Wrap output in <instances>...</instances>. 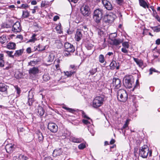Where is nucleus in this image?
I'll return each mask as SVG.
<instances>
[{"instance_id":"f257e3e1","label":"nucleus","mask_w":160,"mask_h":160,"mask_svg":"<svg viewBox=\"0 0 160 160\" xmlns=\"http://www.w3.org/2000/svg\"><path fill=\"white\" fill-rule=\"evenodd\" d=\"M104 11L101 9L98 8L95 10L93 13V18L97 24L100 22L104 14Z\"/></svg>"},{"instance_id":"f03ea898","label":"nucleus","mask_w":160,"mask_h":160,"mask_svg":"<svg viewBox=\"0 0 160 160\" xmlns=\"http://www.w3.org/2000/svg\"><path fill=\"white\" fill-rule=\"evenodd\" d=\"M104 100V97L103 96H97L93 100L92 106L93 108H97L103 104Z\"/></svg>"},{"instance_id":"7ed1b4c3","label":"nucleus","mask_w":160,"mask_h":160,"mask_svg":"<svg viewBox=\"0 0 160 160\" xmlns=\"http://www.w3.org/2000/svg\"><path fill=\"white\" fill-rule=\"evenodd\" d=\"M152 154V150H149V148L147 145H144L139 150V155L143 158H146L148 154L150 157Z\"/></svg>"},{"instance_id":"20e7f679","label":"nucleus","mask_w":160,"mask_h":160,"mask_svg":"<svg viewBox=\"0 0 160 160\" xmlns=\"http://www.w3.org/2000/svg\"><path fill=\"white\" fill-rule=\"evenodd\" d=\"M117 98L120 101L125 102L127 99L128 94L124 89H119L117 92Z\"/></svg>"},{"instance_id":"39448f33","label":"nucleus","mask_w":160,"mask_h":160,"mask_svg":"<svg viewBox=\"0 0 160 160\" xmlns=\"http://www.w3.org/2000/svg\"><path fill=\"white\" fill-rule=\"evenodd\" d=\"M132 77L131 75L125 76L123 80V83L124 86L129 88L132 87L134 85V82L132 79Z\"/></svg>"},{"instance_id":"423d86ee","label":"nucleus","mask_w":160,"mask_h":160,"mask_svg":"<svg viewBox=\"0 0 160 160\" xmlns=\"http://www.w3.org/2000/svg\"><path fill=\"white\" fill-rule=\"evenodd\" d=\"M121 81L119 78H113L112 83L111 84V86L114 89H117L121 87Z\"/></svg>"},{"instance_id":"0eeeda50","label":"nucleus","mask_w":160,"mask_h":160,"mask_svg":"<svg viewBox=\"0 0 160 160\" xmlns=\"http://www.w3.org/2000/svg\"><path fill=\"white\" fill-rule=\"evenodd\" d=\"M80 11L81 14L84 16H88L90 13V8L87 5H83L80 8Z\"/></svg>"},{"instance_id":"6e6552de","label":"nucleus","mask_w":160,"mask_h":160,"mask_svg":"<svg viewBox=\"0 0 160 160\" xmlns=\"http://www.w3.org/2000/svg\"><path fill=\"white\" fill-rule=\"evenodd\" d=\"M115 16L112 14H110L107 15L104 17L103 21L106 23H112L114 20Z\"/></svg>"},{"instance_id":"1a4fd4ad","label":"nucleus","mask_w":160,"mask_h":160,"mask_svg":"<svg viewBox=\"0 0 160 160\" xmlns=\"http://www.w3.org/2000/svg\"><path fill=\"white\" fill-rule=\"evenodd\" d=\"M48 129L53 133L56 132L58 130V127L55 123L50 122L48 123Z\"/></svg>"},{"instance_id":"9d476101","label":"nucleus","mask_w":160,"mask_h":160,"mask_svg":"<svg viewBox=\"0 0 160 160\" xmlns=\"http://www.w3.org/2000/svg\"><path fill=\"white\" fill-rule=\"evenodd\" d=\"M21 29L22 27L19 22H16L13 25L12 28V31L15 33L20 32Z\"/></svg>"},{"instance_id":"9b49d317","label":"nucleus","mask_w":160,"mask_h":160,"mask_svg":"<svg viewBox=\"0 0 160 160\" xmlns=\"http://www.w3.org/2000/svg\"><path fill=\"white\" fill-rule=\"evenodd\" d=\"M65 50L71 53L73 52L75 50L73 46L68 42H66L64 44Z\"/></svg>"},{"instance_id":"f8f14e48","label":"nucleus","mask_w":160,"mask_h":160,"mask_svg":"<svg viewBox=\"0 0 160 160\" xmlns=\"http://www.w3.org/2000/svg\"><path fill=\"white\" fill-rule=\"evenodd\" d=\"M82 116L83 118H86L87 119H83L82 120V122L83 123H84V124L88 125L89 124H91V122H92V120L90 119V118L88 117L85 113L83 111H82Z\"/></svg>"},{"instance_id":"ddd939ff","label":"nucleus","mask_w":160,"mask_h":160,"mask_svg":"<svg viewBox=\"0 0 160 160\" xmlns=\"http://www.w3.org/2000/svg\"><path fill=\"white\" fill-rule=\"evenodd\" d=\"M102 3L105 8L108 10H111L112 7L111 3L107 0H101Z\"/></svg>"},{"instance_id":"4468645a","label":"nucleus","mask_w":160,"mask_h":160,"mask_svg":"<svg viewBox=\"0 0 160 160\" xmlns=\"http://www.w3.org/2000/svg\"><path fill=\"white\" fill-rule=\"evenodd\" d=\"M82 30L78 29L75 34V39L77 41H79L82 38Z\"/></svg>"},{"instance_id":"2eb2a0df","label":"nucleus","mask_w":160,"mask_h":160,"mask_svg":"<svg viewBox=\"0 0 160 160\" xmlns=\"http://www.w3.org/2000/svg\"><path fill=\"white\" fill-rule=\"evenodd\" d=\"M15 146L14 144L11 143H9L6 145L5 146V149L7 152L11 153L12 152L15 148Z\"/></svg>"},{"instance_id":"dca6fc26","label":"nucleus","mask_w":160,"mask_h":160,"mask_svg":"<svg viewBox=\"0 0 160 160\" xmlns=\"http://www.w3.org/2000/svg\"><path fill=\"white\" fill-rule=\"evenodd\" d=\"M111 44L113 45L117 46L122 42L123 40L120 38H117L111 41Z\"/></svg>"},{"instance_id":"f3484780","label":"nucleus","mask_w":160,"mask_h":160,"mask_svg":"<svg viewBox=\"0 0 160 160\" xmlns=\"http://www.w3.org/2000/svg\"><path fill=\"white\" fill-rule=\"evenodd\" d=\"M39 72V69L38 68L34 67L29 69V74L31 75H35Z\"/></svg>"},{"instance_id":"a211bd4d","label":"nucleus","mask_w":160,"mask_h":160,"mask_svg":"<svg viewBox=\"0 0 160 160\" xmlns=\"http://www.w3.org/2000/svg\"><path fill=\"white\" fill-rule=\"evenodd\" d=\"M46 46H43L40 44H38L37 46H36L34 47L35 51H44L45 49Z\"/></svg>"},{"instance_id":"6ab92c4d","label":"nucleus","mask_w":160,"mask_h":160,"mask_svg":"<svg viewBox=\"0 0 160 160\" xmlns=\"http://www.w3.org/2000/svg\"><path fill=\"white\" fill-rule=\"evenodd\" d=\"M70 140L71 141L75 143H80L82 142L83 139L81 138H77L75 137H71L70 138Z\"/></svg>"},{"instance_id":"aec40b11","label":"nucleus","mask_w":160,"mask_h":160,"mask_svg":"<svg viewBox=\"0 0 160 160\" xmlns=\"http://www.w3.org/2000/svg\"><path fill=\"white\" fill-rule=\"evenodd\" d=\"M62 151L61 149L55 150L53 152V156L54 157H56L62 154Z\"/></svg>"},{"instance_id":"412c9836","label":"nucleus","mask_w":160,"mask_h":160,"mask_svg":"<svg viewBox=\"0 0 160 160\" xmlns=\"http://www.w3.org/2000/svg\"><path fill=\"white\" fill-rule=\"evenodd\" d=\"M134 61L136 62L137 64L138 65L139 67H141L143 65V62L141 59H138V58L132 57Z\"/></svg>"},{"instance_id":"4be33fe9","label":"nucleus","mask_w":160,"mask_h":160,"mask_svg":"<svg viewBox=\"0 0 160 160\" xmlns=\"http://www.w3.org/2000/svg\"><path fill=\"white\" fill-rule=\"evenodd\" d=\"M7 86L5 84L0 83V91L5 92L7 93Z\"/></svg>"},{"instance_id":"5701e85b","label":"nucleus","mask_w":160,"mask_h":160,"mask_svg":"<svg viewBox=\"0 0 160 160\" xmlns=\"http://www.w3.org/2000/svg\"><path fill=\"white\" fill-rule=\"evenodd\" d=\"M16 46V45L15 43L10 42L7 44V48L10 49H15Z\"/></svg>"},{"instance_id":"b1692460","label":"nucleus","mask_w":160,"mask_h":160,"mask_svg":"<svg viewBox=\"0 0 160 160\" xmlns=\"http://www.w3.org/2000/svg\"><path fill=\"white\" fill-rule=\"evenodd\" d=\"M38 114L40 116H42L44 114L45 111L41 106H39L37 109Z\"/></svg>"},{"instance_id":"393cba45","label":"nucleus","mask_w":160,"mask_h":160,"mask_svg":"<svg viewBox=\"0 0 160 160\" xmlns=\"http://www.w3.org/2000/svg\"><path fill=\"white\" fill-rule=\"evenodd\" d=\"M37 134L38 136V141L39 142L41 143L42 142L44 138V137L42 135V133L41 132L38 131L37 133Z\"/></svg>"},{"instance_id":"a878e982","label":"nucleus","mask_w":160,"mask_h":160,"mask_svg":"<svg viewBox=\"0 0 160 160\" xmlns=\"http://www.w3.org/2000/svg\"><path fill=\"white\" fill-rule=\"evenodd\" d=\"M139 3L140 6L145 8L146 7L149 8L148 5H147L146 2L144 0H139Z\"/></svg>"},{"instance_id":"bb28decb","label":"nucleus","mask_w":160,"mask_h":160,"mask_svg":"<svg viewBox=\"0 0 160 160\" xmlns=\"http://www.w3.org/2000/svg\"><path fill=\"white\" fill-rule=\"evenodd\" d=\"M55 29L57 32L59 34H61L62 32V30L61 28V25L60 23H59L58 25L57 26Z\"/></svg>"},{"instance_id":"cd10ccee","label":"nucleus","mask_w":160,"mask_h":160,"mask_svg":"<svg viewBox=\"0 0 160 160\" xmlns=\"http://www.w3.org/2000/svg\"><path fill=\"white\" fill-rule=\"evenodd\" d=\"M76 72V71L71 70L69 71L64 72L65 75L67 77H70L72 75L74 74Z\"/></svg>"},{"instance_id":"c85d7f7f","label":"nucleus","mask_w":160,"mask_h":160,"mask_svg":"<svg viewBox=\"0 0 160 160\" xmlns=\"http://www.w3.org/2000/svg\"><path fill=\"white\" fill-rule=\"evenodd\" d=\"M7 41V37L5 35H3L0 36V42L2 44H3L6 42Z\"/></svg>"},{"instance_id":"c756f323","label":"nucleus","mask_w":160,"mask_h":160,"mask_svg":"<svg viewBox=\"0 0 160 160\" xmlns=\"http://www.w3.org/2000/svg\"><path fill=\"white\" fill-rule=\"evenodd\" d=\"M37 35L35 34H33L31 37V38L28 41L29 42H34L36 41L37 40V39L36 37Z\"/></svg>"},{"instance_id":"7c9ffc66","label":"nucleus","mask_w":160,"mask_h":160,"mask_svg":"<svg viewBox=\"0 0 160 160\" xmlns=\"http://www.w3.org/2000/svg\"><path fill=\"white\" fill-rule=\"evenodd\" d=\"M117 36V33L116 32L111 33L109 35V39L112 41L113 40L116 39L115 38Z\"/></svg>"},{"instance_id":"2f4dec72","label":"nucleus","mask_w":160,"mask_h":160,"mask_svg":"<svg viewBox=\"0 0 160 160\" xmlns=\"http://www.w3.org/2000/svg\"><path fill=\"white\" fill-rule=\"evenodd\" d=\"M117 63L115 61H112L110 65V68L111 69H114L116 68V67L117 66Z\"/></svg>"},{"instance_id":"473e14b6","label":"nucleus","mask_w":160,"mask_h":160,"mask_svg":"<svg viewBox=\"0 0 160 160\" xmlns=\"http://www.w3.org/2000/svg\"><path fill=\"white\" fill-rule=\"evenodd\" d=\"M54 58V55L53 53H51L48 56V62H52Z\"/></svg>"},{"instance_id":"72a5a7b5","label":"nucleus","mask_w":160,"mask_h":160,"mask_svg":"<svg viewBox=\"0 0 160 160\" xmlns=\"http://www.w3.org/2000/svg\"><path fill=\"white\" fill-rule=\"evenodd\" d=\"M23 52V49H21L19 50H18L16 51L14 55L16 56H19L21 55Z\"/></svg>"},{"instance_id":"f704fd0d","label":"nucleus","mask_w":160,"mask_h":160,"mask_svg":"<svg viewBox=\"0 0 160 160\" xmlns=\"http://www.w3.org/2000/svg\"><path fill=\"white\" fill-rule=\"evenodd\" d=\"M42 78L44 81L47 82L50 79V77L48 74L45 73L43 75Z\"/></svg>"},{"instance_id":"c9c22d12","label":"nucleus","mask_w":160,"mask_h":160,"mask_svg":"<svg viewBox=\"0 0 160 160\" xmlns=\"http://www.w3.org/2000/svg\"><path fill=\"white\" fill-rule=\"evenodd\" d=\"M98 60L99 62L101 63H103L105 61V58L103 55L100 54L98 57Z\"/></svg>"},{"instance_id":"e433bc0d","label":"nucleus","mask_w":160,"mask_h":160,"mask_svg":"<svg viewBox=\"0 0 160 160\" xmlns=\"http://www.w3.org/2000/svg\"><path fill=\"white\" fill-rule=\"evenodd\" d=\"M152 28L154 32H160V25L152 27Z\"/></svg>"},{"instance_id":"4c0bfd02","label":"nucleus","mask_w":160,"mask_h":160,"mask_svg":"<svg viewBox=\"0 0 160 160\" xmlns=\"http://www.w3.org/2000/svg\"><path fill=\"white\" fill-rule=\"evenodd\" d=\"M29 13L27 11H23L22 12V17L23 18H28L29 16Z\"/></svg>"},{"instance_id":"58836bf2","label":"nucleus","mask_w":160,"mask_h":160,"mask_svg":"<svg viewBox=\"0 0 160 160\" xmlns=\"http://www.w3.org/2000/svg\"><path fill=\"white\" fill-rule=\"evenodd\" d=\"M34 102V99L33 98H29L28 99V100L27 103L28 106H31L32 105V103Z\"/></svg>"},{"instance_id":"ea45409f","label":"nucleus","mask_w":160,"mask_h":160,"mask_svg":"<svg viewBox=\"0 0 160 160\" xmlns=\"http://www.w3.org/2000/svg\"><path fill=\"white\" fill-rule=\"evenodd\" d=\"M18 158L20 160H28V158L27 156L22 154L20 155Z\"/></svg>"},{"instance_id":"a19ab883","label":"nucleus","mask_w":160,"mask_h":160,"mask_svg":"<svg viewBox=\"0 0 160 160\" xmlns=\"http://www.w3.org/2000/svg\"><path fill=\"white\" fill-rule=\"evenodd\" d=\"M130 120L129 119H127L125 122V123L124 124L122 127V129H125L128 126V124L129 123L130 121Z\"/></svg>"},{"instance_id":"79ce46f5","label":"nucleus","mask_w":160,"mask_h":160,"mask_svg":"<svg viewBox=\"0 0 160 160\" xmlns=\"http://www.w3.org/2000/svg\"><path fill=\"white\" fill-rule=\"evenodd\" d=\"M151 8L153 12L152 14L153 17H154L156 18H158V15H157V13L155 10L153 9V7H151Z\"/></svg>"},{"instance_id":"37998d69","label":"nucleus","mask_w":160,"mask_h":160,"mask_svg":"<svg viewBox=\"0 0 160 160\" xmlns=\"http://www.w3.org/2000/svg\"><path fill=\"white\" fill-rule=\"evenodd\" d=\"M70 53L71 52H68L66 50H64L63 53V55L66 57L70 56L71 55Z\"/></svg>"},{"instance_id":"c03bdc74","label":"nucleus","mask_w":160,"mask_h":160,"mask_svg":"<svg viewBox=\"0 0 160 160\" xmlns=\"http://www.w3.org/2000/svg\"><path fill=\"white\" fill-rule=\"evenodd\" d=\"M10 25L5 23H2L1 26L2 29L5 28H10Z\"/></svg>"},{"instance_id":"a18cd8bd","label":"nucleus","mask_w":160,"mask_h":160,"mask_svg":"<svg viewBox=\"0 0 160 160\" xmlns=\"http://www.w3.org/2000/svg\"><path fill=\"white\" fill-rule=\"evenodd\" d=\"M122 43V46L123 48L128 49L129 48V45L128 42H125Z\"/></svg>"},{"instance_id":"49530a36","label":"nucleus","mask_w":160,"mask_h":160,"mask_svg":"<svg viewBox=\"0 0 160 160\" xmlns=\"http://www.w3.org/2000/svg\"><path fill=\"white\" fill-rule=\"evenodd\" d=\"M97 71V68H93L89 71L90 74L92 75H93Z\"/></svg>"},{"instance_id":"de8ad7c7","label":"nucleus","mask_w":160,"mask_h":160,"mask_svg":"<svg viewBox=\"0 0 160 160\" xmlns=\"http://www.w3.org/2000/svg\"><path fill=\"white\" fill-rule=\"evenodd\" d=\"M86 147L85 144L84 143H82L78 146V148L80 149H82L85 148Z\"/></svg>"},{"instance_id":"09e8293b","label":"nucleus","mask_w":160,"mask_h":160,"mask_svg":"<svg viewBox=\"0 0 160 160\" xmlns=\"http://www.w3.org/2000/svg\"><path fill=\"white\" fill-rule=\"evenodd\" d=\"M88 130L90 132L92 136H94L95 134V131L91 128L88 126Z\"/></svg>"},{"instance_id":"8fccbe9b","label":"nucleus","mask_w":160,"mask_h":160,"mask_svg":"<svg viewBox=\"0 0 160 160\" xmlns=\"http://www.w3.org/2000/svg\"><path fill=\"white\" fill-rule=\"evenodd\" d=\"M148 31L149 30L147 29L146 28H144L143 29V31L142 33V34L143 35V36H144L145 35H147L148 34Z\"/></svg>"},{"instance_id":"3c124183","label":"nucleus","mask_w":160,"mask_h":160,"mask_svg":"<svg viewBox=\"0 0 160 160\" xmlns=\"http://www.w3.org/2000/svg\"><path fill=\"white\" fill-rule=\"evenodd\" d=\"M62 108L70 112H72L74 111L72 109L66 107L65 106H63Z\"/></svg>"},{"instance_id":"603ef678","label":"nucleus","mask_w":160,"mask_h":160,"mask_svg":"<svg viewBox=\"0 0 160 160\" xmlns=\"http://www.w3.org/2000/svg\"><path fill=\"white\" fill-rule=\"evenodd\" d=\"M28 7V5L26 4H22L21 6L19 7L20 8H26Z\"/></svg>"},{"instance_id":"864d4df0","label":"nucleus","mask_w":160,"mask_h":160,"mask_svg":"<svg viewBox=\"0 0 160 160\" xmlns=\"http://www.w3.org/2000/svg\"><path fill=\"white\" fill-rule=\"evenodd\" d=\"M116 2L119 5H122L123 2V0H116Z\"/></svg>"},{"instance_id":"5fc2aeb1","label":"nucleus","mask_w":160,"mask_h":160,"mask_svg":"<svg viewBox=\"0 0 160 160\" xmlns=\"http://www.w3.org/2000/svg\"><path fill=\"white\" fill-rule=\"evenodd\" d=\"M157 72V71L154 68H151L149 70V75H151L152 73V72Z\"/></svg>"},{"instance_id":"6e6d98bb","label":"nucleus","mask_w":160,"mask_h":160,"mask_svg":"<svg viewBox=\"0 0 160 160\" xmlns=\"http://www.w3.org/2000/svg\"><path fill=\"white\" fill-rule=\"evenodd\" d=\"M15 88L16 90L17 93L18 94H19L20 93V92H21L20 88L17 86H15Z\"/></svg>"},{"instance_id":"4d7b16f0","label":"nucleus","mask_w":160,"mask_h":160,"mask_svg":"<svg viewBox=\"0 0 160 160\" xmlns=\"http://www.w3.org/2000/svg\"><path fill=\"white\" fill-rule=\"evenodd\" d=\"M127 48H122L121 49V51L122 52L125 53H128V50L127 49Z\"/></svg>"},{"instance_id":"13d9d810","label":"nucleus","mask_w":160,"mask_h":160,"mask_svg":"<svg viewBox=\"0 0 160 160\" xmlns=\"http://www.w3.org/2000/svg\"><path fill=\"white\" fill-rule=\"evenodd\" d=\"M4 65V60H0V67H3Z\"/></svg>"},{"instance_id":"bf43d9fd","label":"nucleus","mask_w":160,"mask_h":160,"mask_svg":"<svg viewBox=\"0 0 160 160\" xmlns=\"http://www.w3.org/2000/svg\"><path fill=\"white\" fill-rule=\"evenodd\" d=\"M12 51H7V53L8 54V55L10 57H13V56L12 55V53H13Z\"/></svg>"},{"instance_id":"052dcab7","label":"nucleus","mask_w":160,"mask_h":160,"mask_svg":"<svg viewBox=\"0 0 160 160\" xmlns=\"http://www.w3.org/2000/svg\"><path fill=\"white\" fill-rule=\"evenodd\" d=\"M155 44L157 45H160V38H158L156 40Z\"/></svg>"},{"instance_id":"680f3d73","label":"nucleus","mask_w":160,"mask_h":160,"mask_svg":"<svg viewBox=\"0 0 160 160\" xmlns=\"http://www.w3.org/2000/svg\"><path fill=\"white\" fill-rule=\"evenodd\" d=\"M59 19V17L58 16L56 15L53 18V21H57L58 19Z\"/></svg>"},{"instance_id":"e2e57ef3","label":"nucleus","mask_w":160,"mask_h":160,"mask_svg":"<svg viewBox=\"0 0 160 160\" xmlns=\"http://www.w3.org/2000/svg\"><path fill=\"white\" fill-rule=\"evenodd\" d=\"M93 46L92 44H88L87 46L86 47L88 49H90L92 48V47Z\"/></svg>"},{"instance_id":"0e129e2a","label":"nucleus","mask_w":160,"mask_h":160,"mask_svg":"<svg viewBox=\"0 0 160 160\" xmlns=\"http://www.w3.org/2000/svg\"><path fill=\"white\" fill-rule=\"evenodd\" d=\"M27 52L28 53H30L31 52V48L30 47L26 49Z\"/></svg>"},{"instance_id":"69168bd1","label":"nucleus","mask_w":160,"mask_h":160,"mask_svg":"<svg viewBox=\"0 0 160 160\" xmlns=\"http://www.w3.org/2000/svg\"><path fill=\"white\" fill-rule=\"evenodd\" d=\"M44 160H53L51 157L48 156L44 158Z\"/></svg>"},{"instance_id":"338daca9","label":"nucleus","mask_w":160,"mask_h":160,"mask_svg":"<svg viewBox=\"0 0 160 160\" xmlns=\"http://www.w3.org/2000/svg\"><path fill=\"white\" fill-rule=\"evenodd\" d=\"M4 60V55L2 53H0V60Z\"/></svg>"},{"instance_id":"774afa93","label":"nucleus","mask_w":160,"mask_h":160,"mask_svg":"<svg viewBox=\"0 0 160 160\" xmlns=\"http://www.w3.org/2000/svg\"><path fill=\"white\" fill-rule=\"evenodd\" d=\"M60 62V59H58L55 61L54 63L57 64H59Z\"/></svg>"}]
</instances>
